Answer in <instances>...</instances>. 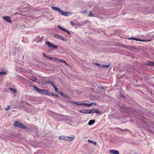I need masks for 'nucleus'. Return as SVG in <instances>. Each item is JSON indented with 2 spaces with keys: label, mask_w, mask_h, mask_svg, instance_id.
Masks as SVG:
<instances>
[{
  "label": "nucleus",
  "mask_w": 154,
  "mask_h": 154,
  "mask_svg": "<svg viewBox=\"0 0 154 154\" xmlns=\"http://www.w3.org/2000/svg\"><path fill=\"white\" fill-rule=\"evenodd\" d=\"M95 122L94 120H91L89 121L88 124L89 125H91Z\"/></svg>",
  "instance_id": "21"
},
{
  "label": "nucleus",
  "mask_w": 154,
  "mask_h": 154,
  "mask_svg": "<svg viewBox=\"0 0 154 154\" xmlns=\"http://www.w3.org/2000/svg\"><path fill=\"white\" fill-rule=\"evenodd\" d=\"M32 87L35 91H37L38 93H40L42 89H40L35 85L33 86Z\"/></svg>",
  "instance_id": "15"
},
{
  "label": "nucleus",
  "mask_w": 154,
  "mask_h": 154,
  "mask_svg": "<svg viewBox=\"0 0 154 154\" xmlns=\"http://www.w3.org/2000/svg\"><path fill=\"white\" fill-rule=\"evenodd\" d=\"M129 39L134 40L136 41H142V42H149L151 41V39H140L134 37H131V38H129Z\"/></svg>",
  "instance_id": "5"
},
{
  "label": "nucleus",
  "mask_w": 154,
  "mask_h": 154,
  "mask_svg": "<svg viewBox=\"0 0 154 154\" xmlns=\"http://www.w3.org/2000/svg\"><path fill=\"white\" fill-rule=\"evenodd\" d=\"M63 31L65 32H67L69 35H70V33L69 32V31L68 30H67V29H63Z\"/></svg>",
  "instance_id": "29"
},
{
  "label": "nucleus",
  "mask_w": 154,
  "mask_h": 154,
  "mask_svg": "<svg viewBox=\"0 0 154 154\" xmlns=\"http://www.w3.org/2000/svg\"><path fill=\"white\" fill-rule=\"evenodd\" d=\"M70 102L72 104H75L78 106H82L83 103H78L77 101H70Z\"/></svg>",
  "instance_id": "12"
},
{
  "label": "nucleus",
  "mask_w": 154,
  "mask_h": 154,
  "mask_svg": "<svg viewBox=\"0 0 154 154\" xmlns=\"http://www.w3.org/2000/svg\"><path fill=\"white\" fill-rule=\"evenodd\" d=\"M50 95L51 96H54L55 97H57L58 96V95L57 94H55L54 93H53L51 92H50Z\"/></svg>",
  "instance_id": "24"
},
{
  "label": "nucleus",
  "mask_w": 154,
  "mask_h": 154,
  "mask_svg": "<svg viewBox=\"0 0 154 154\" xmlns=\"http://www.w3.org/2000/svg\"><path fill=\"white\" fill-rule=\"evenodd\" d=\"M10 105L8 106L7 107L5 108V109L6 110H8L10 108Z\"/></svg>",
  "instance_id": "34"
},
{
  "label": "nucleus",
  "mask_w": 154,
  "mask_h": 154,
  "mask_svg": "<svg viewBox=\"0 0 154 154\" xmlns=\"http://www.w3.org/2000/svg\"><path fill=\"white\" fill-rule=\"evenodd\" d=\"M53 57H51L47 56L46 58L48 60H53Z\"/></svg>",
  "instance_id": "27"
},
{
  "label": "nucleus",
  "mask_w": 154,
  "mask_h": 154,
  "mask_svg": "<svg viewBox=\"0 0 154 154\" xmlns=\"http://www.w3.org/2000/svg\"><path fill=\"white\" fill-rule=\"evenodd\" d=\"M75 138V137L74 135H73L71 137L67 136V139L68 140H67V141H71L74 139Z\"/></svg>",
  "instance_id": "16"
},
{
  "label": "nucleus",
  "mask_w": 154,
  "mask_h": 154,
  "mask_svg": "<svg viewBox=\"0 0 154 154\" xmlns=\"http://www.w3.org/2000/svg\"><path fill=\"white\" fill-rule=\"evenodd\" d=\"M94 65H96V66H100V67L101 66V65L100 64L98 63H95L94 64Z\"/></svg>",
  "instance_id": "32"
},
{
  "label": "nucleus",
  "mask_w": 154,
  "mask_h": 154,
  "mask_svg": "<svg viewBox=\"0 0 154 154\" xmlns=\"http://www.w3.org/2000/svg\"><path fill=\"white\" fill-rule=\"evenodd\" d=\"M88 142L90 143H93V141L92 140L88 139Z\"/></svg>",
  "instance_id": "35"
},
{
  "label": "nucleus",
  "mask_w": 154,
  "mask_h": 154,
  "mask_svg": "<svg viewBox=\"0 0 154 154\" xmlns=\"http://www.w3.org/2000/svg\"><path fill=\"white\" fill-rule=\"evenodd\" d=\"M87 9H85L84 12H82V13H86L87 12Z\"/></svg>",
  "instance_id": "38"
},
{
  "label": "nucleus",
  "mask_w": 154,
  "mask_h": 154,
  "mask_svg": "<svg viewBox=\"0 0 154 154\" xmlns=\"http://www.w3.org/2000/svg\"><path fill=\"white\" fill-rule=\"evenodd\" d=\"M84 113L85 114H93L95 113L97 114H100V111L98 109H96L86 110Z\"/></svg>",
  "instance_id": "2"
},
{
  "label": "nucleus",
  "mask_w": 154,
  "mask_h": 154,
  "mask_svg": "<svg viewBox=\"0 0 154 154\" xmlns=\"http://www.w3.org/2000/svg\"><path fill=\"white\" fill-rule=\"evenodd\" d=\"M30 79L35 82L37 80V79L36 78L34 77H31L30 78Z\"/></svg>",
  "instance_id": "23"
},
{
  "label": "nucleus",
  "mask_w": 154,
  "mask_h": 154,
  "mask_svg": "<svg viewBox=\"0 0 154 154\" xmlns=\"http://www.w3.org/2000/svg\"><path fill=\"white\" fill-rule=\"evenodd\" d=\"M42 40V38H40L39 36H37L35 38V41L38 43L41 42Z\"/></svg>",
  "instance_id": "18"
},
{
  "label": "nucleus",
  "mask_w": 154,
  "mask_h": 154,
  "mask_svg": "<svg viewBox=\"0 0 154 154\" xmlns=\"http://www.w3.org/2000/svg\"><path fill=\"white\" fill-rule=\"evenodd\" d=\"M88 16H92V17L94 16L93 14H92V12H91V11H90V12L88 14Z\"/></svg>",
  "instance_id": "31"
},
{
  "label": "nucleus",
  "mask_w": 154,
  "mask_h": 154,
  "mask_svg": "<svg viewBox=\"0 0 154 154\" xmlns=\"http://www.w3.org/2000/svg\"><path fill=\"white\" fill-rule=\"evenodd\" d=\"M45 44L48 45L49 47H52L55 48H57V46L53 45L52 43H50L48 41L46 42Z\"/></svg>",
  "instance_id": "7"
},
{
  "label": "nucleus",
  "mask_w": 154,
  "mask_h": 154,
  "mask_svg": "<svg viewBox=\"0 0 154 154\" xmlns=\"http://www.w3.org/2000/svg\"><path fill=\"white\" fill-rule=\"evenodd\" d=\"M41 94H42L45 95H49L50 92L48 91H46L45 89H42L41 92Z\"/></svg>",
  "instance_id": "9"
},
{
  "label": "nucleus",
  "mask_w": 154,
  "mask_h": 154,
  "mask_svg": "<svg viewBox=\"0 0 154 154\" xmlns=\"http://www.w3.org/2000/svg\"><path fill=\"white\" fill-rule=\"evenodd\" d=\"M54 36L56 38H57L60 40L63 41H67V39L65 38L63 36L58 34H55Z\"/></svg>",
  "instance_id": "3"
},
{
  "label": "nucleus",
  "mask_w": 154,
  "mask_h": 154,
  "mask_svg": "<svg viewBox=\"0 0 154 154\" xmlns=\"http://www.w3.org/2000/svg\"><path fill=\"white\" fill-rule=\"evenodd\" d=\"M109 152L111 154H119V152L116 150H110Z\"/></svg>",
  "instance_id": "13"
},
{
  "label": "nucleus",
  "mask_w": 154,
  "mask_h": 154,
  "mask_svg": "<svg viewBox=\"0 0 154 154\" xmlns=\"http://www.w3.org/2000/svg\"><path fill=\"white\" fill-rule=\"evenodd\" d=\"M60 95L65 98H66L67 99H69L70 98L69 96L67 95L66 94L63 93L61 92L60 93Z\"/></svg>",
  "instance_id": "17"
},
{
  "label": "nucleus",
  "mask_w": 154,
  "mask_h": 154,
  "mask_svg": "<svg viewBox=\"0 0 154 154\" xmlns=\"http://www.w3.org/2000/svg\"><path fill=\"white\" fill-rule=\"evenodd\" d=\"M8 89L10 91H12L14 93V94H16L17 92L16 90L12 88H9Z\"/></svg>",
  "instance_id": "22"
},
{
  "label": "nucleus",
  "mask_w": 154,
  "mask_h": 154,
  "mask_svg": "<svg viewBox=\"0 0 154 154\" xmlns=\"http://www.w3.org/2000/svg\"><path fill=\"white\" fill-rule=\"evenodd\" d=\"M14 126L23 129L26 128V127L23 124L18 121H16L13 124Z\"/></svg>",
  "instance_id": "1"
},
{
  "label": "nucleus",
  "mask_w": 154,
  "mask_h": 154,
  "mask_svg": "<svg viewBox=\"0 0 154 154\" xmlns=\"http://www.w3.org/2000/svg\"><path fill=\"white\" fill-rule=\"evenodd\" d=\"M146 64L149 66H154V62H153L148 61L146 62Z\"/></svg>",
  "instance_id": "19"
},
{
  "label": "nucleus",
  "mask_w": 154,
  "mask_h": 154,
  "mask_svg": "<svg viewBox=\"0 0 154 154\" xmlns=\"http://www.w3.org/2000/svg\"><path fill=\"white\" fill-rule=\"evenodd\" d=\"M101 67L103 68H108L109 67V65H105L102 64L101 66Z\"/></svg>",
  "instance_id": "25"
},
{
  "label": "nucleus",
  "mask_w": 154,
  "mask_h": 154,
  "mask_svg": "<svg viewBox=\"0 0 154 154\" xmlns=\"http://www.w3.org/2000/svg\"><path fill=\"white\" fill-rule=\"evenodd\" d=\"M120 97L123 98H125L126 97L125 96L122 94H120Z\"/></svg>",
  "instance_id": "33"
},
{
  "label": "nucleus",
  "mask_w": 154,
  "mask_h": 154,
  "mask_svg": "<svg viewBox=\"0 0 154 154\" xmlns=\"http://www.w3.org/2000/svg\"><path fill=\"white\" fill-rule=\"evenodd\" d=\"M53 61H56L58 62H60L61 63H65L66 64H67L66 62L64 60H62L60 58L57 57H53Z\"/></svg>",
  "instance_id": "6"
},
{
  "label": "nucleus",
  "mask_w": 154,
  "mask_h": 154,
  "mask_svg": "<svg viewBox=\"0 0 154 154\" xmlns=\"http://www.w3.org/2000/svg\"><path fill=\"white\" fill-rule=\"evenodd\" d=\"M46 83H50L52 85V86L54 88V89L56 92H57V91L58 90V89L57 88V87L51 81H49L48 82H46Z\"/></svg>",
  "instance_id": "10"
},
{
  "label": "nucleus",
  "mask_w": 154,
  "mask_h": 154,
  "mask_svg": "<svg viewBox=\"0 0 154 154\" xmlns=\"http://www.w3.org/2000/svg\"><path fill=\"white\" fill-rule=\"evenodd\" d=\"M58 8V7H55L54 6H52L51 7V8L53 10L57 11Z\"/></svg>",
  "instance_id": "26"
},
{
  "label": "nucleus",
  "mask_w": 154,
  "mask_h": 154,
  "mask_svg": "<svg viewBox=\"0 0 154 154\" xmlns=\"http://www.w3.org/2000/svg\"><path fill=\"white\" fill-rule=\"evenodd\" d=\"M57 11L59 12L62 15H64L65 16H67L68 15V12H64L62 9H61L60 8H58Z\"/></svg>",
  "instance_id": "4"
},
{
  "label": "nucleus",
  "mask_w": 154,
  "mask_h": 154,
  "mask_svg": "<svg viewBox=\"0 0 154 154\" xmlns=\"http://www.w3.org/2000/svg\"><path fill=\"white\" fill-rule=\"evenodd\" d=\"M67 136H66L64 135H61L59 136V139L61 140H65L67 141Z\"/></svg>",
  "instance_id": "14"
},
{
  "label": "nucleus",
  "mask_w": 154,
  "mask_h": 154,
  "mask_svg": "<svg viewBox=\"0 0 154 154\" xmlns=\"http://www.w3.org/2000/svg\"><path fill=\"white\" fill-rule=\"evenodd\" d=\"M55 116L56 118H58L59 119L55 118V119L57 121H60L63 119V115L59 114H55Z\"/></svg>",
  "instance_id": "8"
},
{
  "label": "nucleus",
  "mask_w": 154,
  "mask_h": 154,
  "mask_svg": "<svg viewBox=\"0 0 154 154\" xmlns=\"http://www.w3.org/2000/svg\"><path fill=\"white\" fill-rule=\"evenodd\" d=\"M93 104V103H83L82 106H85L88 107H89L91 106Z\"/></svg>",
  "instance_id": "20"
},
{
  "label": "nucleus",
  "mask_w": 154,
  "mask_h": 154,
  "mask_svg": "<svg viewBox=\"0 0 154 154\" xmlns=\"http://www.w3.org/2000/svg\"><path fill=\"white\" fill-rule=\"evenodd\" d=\"M3 18L7 22L9 23H11V17H10L9 16H5L3 17Z\"/></svg>",
  "instance_id": "11"
},
{
  "label": "nucleus",
  "mask_w": 154,
  "mask_h": 154,
  "mask_svg": "<svg viewBox=\"0 0 154 154\" xmlns=\"http://www.w3.org/2000/svg\"><path fill=\"white\" fill-rule=\"evenodd\" d=\"M93 144L94 145H96L97 144V142H93Z\"/></svg>",
  "instance_id": "36"
},
{
  "label": "nucleus",
  "mask_w": 154,
  "mask_h": 154,
  "mask_svg": "<svg viewBox=\"0 0 154 154\" xmlns=\"http://www.w3.org/2000/svg\"><path fill=\"white\" fill-rule=\"evenodd\" d=\"M71 24L72 25H74V23L73 22H72V21H71Z\"/></svg>",
  "instance_id": "39"
},
{
  "label": "nucleus",
  "mask_w": 154,
  "mask_h": 154,
  "mask_svg": "<svg viewBox=\"0 0 154 154\" xmlns=\"http://www.w3.org/2000/svg\"><path fill=\"white\" fill-rule=\"evenodd\" d=\"M42 54L43 55L44 57H45L46 58V57L47 56H46V55H45V54L43 53H42Z\"/></svg>",
  "instance_id": "37"
},
{
  "label": "nucleus",
  "mask_w": 154,
  "mask_h": 154,
  "mask_svg": "<svg viewBox=\"0 0 154 154\" xmlns=\"http://www.w3.org/2000/svg\"><path fill=\"white\" fill-rule=\"evenodd\" d=\"M59 28V29L63 31V29H64V28H63V27L60 26L59 25H58L57 26Z\"/></svg>",
  "instance_id": "30"
},
{
  "label": "nucleus",
  "mask_w": 154,
  "mask_h": 154,
  "mask_svg": "<svg viewBox=\"0 0 154 154\" xmlns=\"http://www.w3.org/2000/svg\"><path fill=\"white\" fill-rule=\"evenodd\" d=\"M6 74V72H0V75H5Z\"/></svg>",
  "instance_id": "28"
}]
</instances>
